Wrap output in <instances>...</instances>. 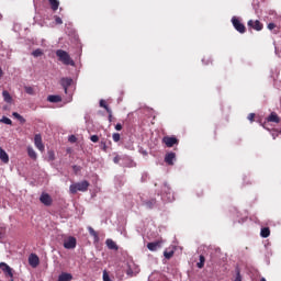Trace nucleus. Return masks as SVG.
<instances>
[{"mask_svg":"<svg viewBox=\"0 0 281 281\" xmlns=\"http://www.w3.org/2000/svg\"><path fill=\"white\" fill-rule=\"evenodd\" d=\"M90 139L93 142V144H98V142H100V137L98 135H92Z\"/></svg>","mask_w":281,"mask_h":281,"instance_id":"nucleus-34","label":"nucleus"},{"mask_svg":"<svg viewBox=\"0 0 281 281\" xmlns=\"http://www.w3.org/2000/svg\"><path fill=\"white\" fill-rule=\"evenodd\" d=\"M3 78V69L0 67V80Z\"/></svg>","mask_w":281,"mask_h":281,"instance_id":"nucleus-44","label":"nucleus"},{"mask_svg":"<svg viewBox=\"0 0 281 281\" xmlns=\"http://www.w3.org/2000/svg\"><path fill=\"white\" fill-rule=\"evenodd\" d=\"M72 280H74V276H71V273H67V272H63L58 277V281H72Z\"/></svg>","mask_w":281,"mask_h":281,"instance_id":"nucleus-16","label":"nucleus"},{"mask_svg":"<svg viewBox=\"0 0 281 281\" xmlns=\"http://www.w3.org/2000/svg\"><path fill=\"white\" fill-rule=\"evenodd\" d=\"M100 106H101L102 109H105L106 113H111V108H109V105H106V101L101 100V101H100Z\"/></svg>","mask_w":281,"mask_h":281,"instance_id":"nucleus-27","label":"nucleus"},{"mask_svg":"<svg viewBox=\"0 0 281 281\" xmlns=\"http://www.w3.org/2000/svg\"><path fill=\"white\" fill-rule=\"evenodd\" d=\"M48 158H49V161H54L55 159L54 151H48Z\"/></svg>","mask_w":281,"mask_h":281,"instance_id":"nucleus-38","label":"nucleus"},{"mask_svg":"<svg viewBox=\"0 0 281 281\" xmlns=\"http://www.w3.org/2000/svg\"><path fill=\"white\" fill-rule=\"evenodd\" d=\"M162 144H165L167 148H172V146H177L179 144V140L175 136H165L162 138Z\"/></svg>","mask_w":281,"mask_h":281,"instance_id":"nucleus-4","label":"nucleus"},{"mask_svg":"<svg viewBox=\"0 0 281 281\" xmlns=\"http://www.w3.org/2000/svg\"><path fill=\"white\" fill-rule=\"evenodd\" d=\"M255 117H256V114H255V113H250V114L248 115V120H249L250 122H254Z\"/></svg>","mask_w":281,"mask_h":281,"instance_id":"nucleus-39","label":"nucleus"},{"mask_svg":"<svg viewBox=\"0 0 281 281\" xmlns=\"http://www.w3.org/2000/svg\"><path fill=\"white\" fill-rule=\"evenodd\" d=\"M56 56L58 58V61L63 63V65H70V67H76V61L71 59V56L69 55V53H67V50L57 49Z\"/></svg>","mask_w":281,"mask_h":281,"instance_id":"nucleus-1","label":"nucleus"},{"mask_svg":"<svg viewBox=\"0 0 281 281\" xmlns=\"http://www.w3.org/2000/svg\"><path fill=\"white\" fill-rule=\"evenodd\" d=\"M0 159L3 164H8L10 161V156L2 148H0Z\"/></svg>","mask_w":281,"mask_h":281,"instance_id":"nucleus-18","label":"nucleus"},{"mask_svg":"<svg viewBox=\"0 0 281 281\" xmlns=\"http://www.w3.org/2000/svg\"><path fill=\"white\" fill-rule=\"evenodd\" d=\"M0 122H2V124H8V125H12V120L8 119V116H3Z\"/></svg>","mask_w":281,"mask_h":281,"instance_id":"nucleus-32","label":"nucleus"},{"mask_svg":"<svg viewBox=\"0 0 281 281\" xmlns=\"http://www.w3.org/2000/svg\"><path fill=\"white\" fill-rule=\"evenodd\" d=\"M176 158H177V154L171 151L165 156V161L168 164V166H175Z\"/></svg>","mask_w":281,"mask_h":281,"instance_id":"nucleus-13","label":"nucleus"},{"mask_svg":"<svg viewBox=\"0 0 281 281\" xmlns=\"http://www.w3.org/2000/svg\"><path fill=\"white\" fill-rule=\"evenodd\" d=\"M89 186L90 183L87 180L70 184L69 187L70 194H77L78 192H87V190H89Z\"/></svg>","mask_w":281,"mask_h":281,"instance_id":"nucleus-2","label":"nucleus"},{"mask_svg":"<svg viewBox=\"0 0 281 281\" xmlns=\"http://www.w3.org/2000/svg\"><path fill=\"white\" fill-rule=\"evenodd\" d=\"M32 56H34V58H38V57L43 56V49L37 48V49L33 50Z\"/></svg>","mask_w":281,"mask_h":281,"instance_id":"nucleus-26","label":"nucleus"},{"mask_svg":"<svg viewBox=\"0 0 281 281\" xmlns=\"http://www.w3.org/2000/svg\"><path fill=\"white\" fill-rule=\"evenodd\" d=\"M72 170H74V172L77 173V172H80V170H82V168L78 165H75V166H72Z\"/></svg>","mask_w":281,"mask_h":281,"instance_id":"nucleus-37","label":"nucleus"},{"mask_svg":"<svg viewBox=\"0 0 281 281\" xmlns=\"http://www.w3.org/2000/svg\"><path fill=\"white\" fill-rule=\"evenodd\" d=\"M55 22L57 25H63V19L58 15H55Z\"/></svg>","mask_w":281,"mask_h":281,"instance_id":"nucleus-35","label":"nucleus"},{"mask_svg":"<svg viewBox=\"0 0 281 281\" xmlns=\"http://www.w3.org/2000/svg\"><path fill=\"white\" fill-rule=\"evenodd\" d=\"M236 277L234 281H243V276L240 274V268L236 267L235 268Z\"/></svg>","mask_w":281,"mask_h":281,"instance_id":"nucleus-24","label":"nucleus"},{"mask_svg":"<svg viewBox=\"0 0 281 281\" xmlns=\"http://www.w3.org/2000/svg\"><path fill=\"white\" fill-rule=\"evenodd\" d=\"M68 140L70 142V144H76V142L78 140V138H76L75 135H70V136L68 137Z\"/></svg>","mask_w":281,"mask_h":281,"instance_id":"nucleus-36","label":"nucleus"},{"mask_svg":"<svg viewBox=\"0 0 281 281\" xmlns=\"http://www.w3.org/2000/svg\"><path fill=\"white\" fill-rule=\"evenodd\" d=\"M198 269H203L205 267V257L203 255L200 256V261L196 263Z\"/></svg>","mask_w":281,"mask_h":281,"instance_id":"nucleus-23","label":"nucleus"},{"mask_svg":"<svg viewBox=\"0 0 281 281\" xmlns=\"http://www.w3.org/2000/svg\"><path fill=\"white\" fill-rule=\"evenodd\" d=\"M157 204V200L153 199L146 202V205L149 207V210H153L155 205Z\"/></svg>","mask_w":281,"mask_h":281,"instance_id":"nucleus-29","label":"nucleus"},{"mask_svg":"<svg viewBox=\"0 0 281 281\" xmlns=\"http://www.w3.org/2000/svg\"><path fill=\"white\" fill-rule=\"evenodd\" d=\"M268 30H276V23H269Z\"/></svg>","mask_w":281,"mask_h":281,"instance_id":"nucleus-42","label":"nucleus"},{"mask_svg":"<svg viewBox=\"0 0 281 281\" xmlns=\"http://www.w3.org/2000/svg\"><path fill=\"white\" fill-rule=\"evenodd\" d=\"M13 117H15V120H19V122H22V124H24L25 122V120L21 114H19V112H13Z\"/></svg>","mask_w":281,"mask_h":281,"instance_id":"nucleus-30","label":"nucleus"},{"mask_svg":"<svg viewBox=\"0 0 281 281\" xmlns=\"http://www.w3.org/2000/svg\"><path fill=\"white\" fill-rule=\"evenodd\" d=\"M25 93H27L29 95H35V91L34 88H32L31 86H25L24 87Z\"/></svg>","mask_w":281,"mask_h":281,"instance_id":"nucleus-25","label":"nucleus"},{"mask_svg":"<svg viewBox=\"0 0 281 281\" xmlns=\"http://www.w3.org/2000/svg\"><path fill=\"white\" fill-rule=\"evenodd\" d=\"M47 101L53 103H58V102H63V98L60 95L50 94L47 97Z\"/></svg>","mask_w":281,"mask_h":281,"instance_id":"nucleus-17","label":"nucleus"},{"mask_svg":"<svg viewBox=\"0 0 281 281\" xmlns=\"http://www.w3.org/2000/svg\"><path fill=\"white\" fill-rule=\"evenodd\" d=\"M248 27L256 30V32H261L265 25L259 20H249L247 23Z\"/></svg>","mask_w":281,"mask_h":281,"instance_id":"nucleus-5","label":"nucleus"},{"mask_svg":"<svg viewBox=\"0 0 281 281\" xmlns=\"http://www.w3.org/2000/svg\"><path fill=\"white\" fill-rule=\"evenodd\" d=\"M0 238H1V233H0Z\"/></svg>","mask_w":281,"mask_h":281,"instance_id":"nucleus-49","label":"nucleus"},{"mask_svg":"<svg viewBox=\"0 0 281 281\" xmlns=\"http://www.w3.org/2000/svg\"><path fill=\"white\" fill-rule=\"evenodd\" d=\"M112 139H113V142H115V143L120 142V139H121L120 133H114V134L112 135Z\"/></svg>","mask_w":281,"mask_h":281,"instance_id":"nucleus-33","label":"nucleus"},{"mask_svg":"<svg viewBox=\"0 0 281 281\" xmlns=\"http://www.w3.org/2000/svg\"><path fill=\"white\" fill-rule=\"evenodd\" d=\"M261 281H267V279H265V278H261Z\"/></svg>","mask_w":281,"mask_h":281,"instance_id":"nucleus-47","label":"nucleus"},{"mask_svg":"<svg viewBox=\"0 0 281 281\" xmlns=\"http://www.w3.org/2000/svg\"><path fill=\"white\" fill-rule=\"evenodd\" d=\"M231 21L233 23V27L239 32V34H245V32H247V27L245 24H243V22H240L238 16H233Z\"/></svg>","mask_w":281,"mask_h":281,"instance_id":"nucleus-3","label":"nucleus"},{"mask_svg":"<svg viewBox=\"0 0 281 281\" xmlns=\"http://www.w3.org/2000/svg\"><path fill=\"white\" fill-rule=\"evenodd\" d=\"M103 150H106V144H103Z\"/></svg>","mask_w":281,"mask_h":281,"instance_id":"nucleus-46","label":"nucleus"},{"mask_svg":"<svg viewBox=\"0 0 281 281\" xmlns=\"http://www.w3.org/2000/svg\"><path fill=\"white\" fill-rule=\"evenodd\" d=\"M0 269L5 273V276H9V278H14V273L12 272V268L8 266L5 262H0Z\"/></svg>","mask_w":281,"mask_h":281,"instance_id":"nucleus-12","label":"nucleus"},{"mask_svg":"<svg viewBox=\"0 0 281 281\" xmlns=\"http://www.w3.org/2000/svg\"><path fill=\"white\" fill-rule=\"evenodd\" d=\"M77 239L74 236H69L68 238L64 239V247L65 249H76Z\"/></svg>","mask_w":281,"mask_h":281,"instance_id":"nucleus-6","label":"nucleus"},{"mask_svg":"<svg viewBox=\"0 0 281 281\" xmlns=\"http://www.w3.org/2000/svg\"><path fill=\"white\" fill-rule=\"evenodd\" d=\"M72 83H74V79H71V78L66 77V78L60 79V85H61L65 93H67V90L69 89V87H71Z\"/></svg>","mask_w":281,"mask_h":281,"instance_id":"nucleus-11","label":"nucleus"},{"mask_svg":"<svg viewBox=\"0 0 281 281\" xmlns=\"http://www.w3.org/2000/svg\"><path fill=\"white\" fill-rule=\"evenodd\" d=\"M48 3L53 12H56V10H58V8L60 7V2L58 0H48Z\"/></svg>","mask_w":281,"mask_h":281,"instance_id":"nucleus-19","label":"nucleus"},{"mask_svg":"<svg viewBox=\"0 0 281 281\" xmlns=\"http://www.w3.org/2000/svg\"><path fill=\"white\" fill-rule=\"evenodd\" d=\"M40 201L41 203H43V205H46V207H49V205L54 203L52 195H49L48 193H42V195L40 196Z\"/></svg>","mask_w":281,"mask_h":281,"instance_id":"nucleus-8","label":"nucleus"},{"mask_svg":"<svg viewBox=\"0 0 281 281\" xmlns=\"http://www.w3.org/2000/svg\"><path fill=\"white\" fill-rule=\"evenodd\" d=\"M164 190H170V188L168 187V184H164Z\"/></svg>","mask_w":281,"mask_h":281,"instance_id":"nucleus-45","label":"nucleus"},{"mask_svg":"<svg viewBox=\"0 0 281 281\" xmlns=\"http://www.w3.org/2000/svg\"><path fill=\"white\" fill-rule=\"evenodd\" d=\"M266 120H267V122L280 124V116H278V113H276V112H271L270 115Z\"/></svg>","mask_w":281,"mask_h":281,"instance_id":"nucleus-15","label":"nucleus"},{"mask_svg":"<svg viewBox=\"0 0 281 281\" xmlns=\"http://www.w3.org/2000/svg\"><path fill=\"white\" fill-rule=\"evenodd\" d=\"M260 236L261 238H269L271 236V229L269 227L261 228Z\"/></svg>","mask_w":281,"mask_h":281,"instance_id":"nucleus-20","label":"nucleus"},{"mask_svg":"<svg viewBox=\"0 0 281 281\" xmlns=\"http://www.w3.org/2000/svg\"><path fill=\"white\" fill-rule=\"evenodd\" d=\"M121 157L120 156H115L114 158H113V161H114V164H120V161H121Z\"/></svg>","mask_w":281,"mask_h":281,"instance_id":"nucleus-41","label":"nucleus"},{"mask_svg":"<svg viewBox=\"0 0 281 281\" xmlns=\"http://www.w3.org/2000/svg\"><path fill=\"white\" fill-rule=\"evenodd\" d=\"M88 232L91 236H93V238H95V240H98V232H95V229H93V227H89Z\"/></svg>","mask_w":281,"mask_h":281,"instance_id":"nucleus-31","label":"nucleus"},{"mask_svg":"<svg viewBox=\"0 0 281 281\" xmlns=\"http://www.w3.org/2000/svg\"><path fill=\"white\" fill-rule=\"evenodd\" d=\"M29 265L33 267V269H36L38 265H41V259H38V256L36 254H31L29 257Z\"/></svg>","mask_w":281,"mask_h":281,"instance_id":"nucleus-10","label":"nucleus"},{"mask_svg":"<svg viewBox=\"0 0 281 281\" xmlns=\"http://www.w3.org/2000/svg\"><path fill=\"white\" fill-rule=\"evenodd\" d=\"M34 144L41 153L45 151V145L43 144V137L41 136V134H36L34 136Z\"/></svg>","mask_w":281,"mask_h":281,"instance_id":"nucleus-7","label":"nucleus"},{"mask_svg":"<svg viewBox=\"0 0 281 281\" xmlns=\"http://www.w3.org/2000/svg\"><path fill=\"white\" fill-rule=\"evenodd\" d=\"M161 245H164V239L151 241L147 244V249H149V251H157L161 249Z\"/></svg>","mask_w":281,"mask_h":281,"instance_id":"nucleus-9","label":"nucleus"},{"mask_svg":"<svg viewBox=\"0 0 281 281\" xmlns=\"http://www.w3.org/2000/svg\"><path fill=\"white\" fill-rule=\"evenodd\" d=\"M2 97L4 102H8V104H10L12 102V95H10V92H8V90H4L2 92Z\"/></svg>","mask_w":281,"mask_h":281,"instance_id":"nucleus-21","label":"nucleus"},{"mask_svg":"<svg viewBox=\"0 0 281 281\" xmlns=\"http://www.w3.org/2000/svg\"><path fill=\"white\" fill-rule=\"evenodd\" d=\"M27 155H29V157H30L31 159L36 160L37 155H36V151L34 150V148L27 147Z\"/></svg>","mask_w":281,"mask_h":281,"instance_id":"nucleus-22","label":"nucleus"},{"mask_svg":"<svg viewBox=\"0 0 281 281\" xmlns=\"http://www.w3.org/2000/svg\"><path fill=\"white\" fill-rule=\"evenodd\" d=\"M164 256L167 260H170V258H172V256H175V250H171V251L165 250Z\"/></svg>","mask_w":281,"mask_h":281,"instance_id":"nucleus-28","label":"nucleus"},{"mask_svg":"<svg viewBox=\"0 0 281 281\" xmlns=\"http://www.w3.org/2000/svg\"><path fill=\"white\" fill-rule=\"evenodd\" d=\"M0 20H1V14H0Z\"/></svg>","mask_w":281,"mask_h":281,"instance_id":"nucleus-48","label":"nucleus"},{"mask_svg":"<svg viewBox=\"0 0 281 281\" xmlns=\"http://www.w3.org/2000/svg\"><path fill=\"white\" fill-rule=\"evenodd\" d=\"M115 131H122V124L117 123V124L115 125Z\"/></svg>","mask_w":281,"mask_h":281,"instance_id":"nucleus-43","label":"nucleus"},{"mask_svg":"<svg viewBox=\"0 0 281 281\" xmlns=\"http://www.w3.org/2000/svg\"><path fill=\"white\" fill-rule=\"evenodd\" d=\"M105 245H106L108 249H111L112 251H117V249H120L117 244L111 238L105 240Z\"/></svg>","mask_w":281,"mask_h":281,"instance_id":"nucleus-14","label":"nucleus"},{"mask_svg":"<svg viewBox=\"0 0 281 281\" xmlns=\"http://www.w3.org/2000/svg\"><path fill=\"white\" fill-rule=\"evenodd\" d=\"M108 113H109V122H113V111L110 110V112Z\"/></svg>","mask_w":281,"mask_h":281,"instance_id":"nucleus-40","label":"nucleus"}]
</instances>
